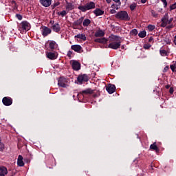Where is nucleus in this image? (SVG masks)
<instances>
[{
    "label": "nucleus",
    "mask_w": 176,
    "mask_h": 176,
    "mask_svg": "<svg viewBox=\"0 0 176 176\" xmlns=\"http://www.w3.org/2000/svg\"><path fill=\"white\" fill-rule=\"evenodd\" d=\"M110 13H111V14H115V13H116V10H115V8L113 9V10H110Z\"/></svg>",
    "instance_id": "44"
},
{
    "label": "nucleus",
    "mask_w": 176,
    "mask_h": 176,
    "mask_svg": "<svg viewBox=\"0 0 176 176\" xmlns=\"http://www.w3.org/2000/svg\"><path fill=\"white\" fill-rule=\"evenodd\" d=\"M91 23V21L89 19H86L82 22L83 27H89V25Z\"/></svg>",
    "instance_id": "28"
},
{
    "label": "nucleus",
    "mask_w": 176,
    "mask_h": 176,
    "mask_svg": "<svg viewBox=\"0 0 176 176\" xmlns=\"http://www.w3.org/2000/svg\"><path fill=\"white\" fill-rule=\"evenodd\" d=\"M1 141H2V140H1V138H0V142H2Z\"/></svg>",
    "instance_id": "56"
},
{
    "label": "nucleus",
    "mask_w": 176,
    "mask_h": 176,
    "mask_svg": "<svg viewBox=\"0 0 176 176\" xmlns=\"http://www.w3.org/2000/svg\"><path fill=\"white\" fill-rule=\"evenodd\" d=\"M138 31L137 30V29H133L131 32V35H133V36H135V35H138Z\"/></svg>",
    "instance_id": "33"
},
{
    "label": "nucleus",
    "mask_w": 176,
    "mask_h": 176,
    "mask_svg": "<svg viewBox=\"0 0 176 176\" xmlns=\"http://www.w3.org/2000/svg\"><path fill=\"white\" fill-rule=\"evenodd\" d=\"M170 68L172 72H175L176 67H175V64L174 65H170Z\"/></svg>",
    "instance_id": "37"
},
{
    "label": "nucleus",
    "mask_w": 176,
    "mask_h": 176,
    "mask_svg": "<svg viewBox=\"0 0 176 176\" xmlns=\"http://www.w3.org/2000/svg\"><path fill=\"white\" fill-rule=\"evenodd\" d=\"M116 3H121L120 0H113Z\"/></svg>",
    "instance_id": "50"
},
{
    "label": "nucleus",
    "mask_w": 176,
    "mask_h": 176,
    "mask_svg": "<svg viewBox=\"0 0 176 176\" xmlns=\"http://www.w3.org/2000/svg\"><path fill=\"white\" fill-rule=\"evenodd\" d=\"M68 80H67V78H64V77H60L58 78V86H59V87H68Z\"/></svg>",
    "instance_id": "6"
},
{
    "label": "nucleus",
    "mask_w": 176,
    "mask_h": 176,
    "mask_svg": "<svg viewBox=\"0 0 176 176\" xmlns=\"http://www.w3.org/2000/svg\"><path fill=\"white\" fill-rule=\"evenodd\" d=\"M164 3V8H167V0H161Z\"/></svg>",
    "instance_id": "41"
},
{
    "label": "nucleus",
    "mask_w": 176,
    "mask_h": 176,
    "mask_svg": "<svg viewBox=\"0 0 176 176\" xmlns=\"http://www.w3.org/2000/svg\"><path fill=\"white\" fill-rule=\"evenodd\" d=\"M118 4H113L111 6V8L113 9H116V10H118V9L120 8V6L122 5V3H117Z\"/></svg>",
    "instance_id": "29"
},
{
    "label": "nucleus",
    "mask_w": 176,
    "mask_h": 176,
    "mask_svg": "<svg viewBox=\"0 0 176 176\" xmlns=\"http://www.w3.org/2000/svg\"><path fill=\"white\" fill-rule=\"evenodd\" d=\"M147 0H141L142 3H146Z\"/></svg>",
    "instance_id": "48"
},
{
    "label": "nucleus",
    "mask_w": 176,
    "mask_h": 176,
    "mask_svg": "<svg viewBox=\"0 0 176 176\" xmlns=\"http://www.w3.org/2000/svg\"><path fill=\"white\" fill-rule=\"evenodd\" d=\"M70 63L74 71H79L80 69V63L78 62V60H72Z\"/></svg>",
    "instance_id": "9"
},
{
    "label": "nucleus",
    "mask_w": 176,
    "mask_h": 176,
    "mask_svg": "<svg viewBox=\"0 0 176 176\" xmlns=\"http://www.w3.org/2000/svg\"><path fill=\"white\" fill-rule=\"evenodd\" d=\"M17 165L19 167H23L24 162L23 161V156L22 155H19L18 160H17Z\"/></svg>",
    "instance_id": "21"
},
{
    "label": "nucleus",
    "mask_w": 176,
    "mask_h": 176,
    "mask_svg": "<svg viewBox=\"0 0 176 176\" xmlns=\"http://www.w3.org/2000/svg\"><path fill=\"white\" fill-rule=\"evenodd\" d=\"M165 87L166 89H170V85H166Z\"/></svg>",
    "instance_id": "52"
},
{
    "label": "nucleus",
    "mask_w": 176,
    "mask_h": 176,
    "mask_svg": "<svg viewBox=\"0 0 176 176\" xmlns=\"http://www.w3.org/2000/svg\"><path fill=\"white\" fill-rule=\"evenodd\" d=\"M71 49L76 52V53H82V46L80 45H73L71 46Z\"/></svg>",
    "instance_id": "15"
},
{
    "label": "nucleus",
    "mask_w": 176,
    "mask_h": 176,
    "mask_svg": "<svg viewBox=\"0 0 176 176\" xmlns=\"http://www.w3.org/2000/svg\"><path fill=\"white\" fill-rule=\"evenodd\" d=\"M21 28H19V31L21 30H24L25 31H29L30 26V23L27 21H23L21 23Z\"/></svg>",
    "instance_id": "11"
},
{
    "label": "nucleus",
    "mask_w": 176,
    "mask_h": 176,
    "mask_svg": "<svg viewBox=\"0 0 176 176\" xmlns=\"http://www.w3.org/2000/svg\"><path fill=\"white\" fill-rule=\"evenodd\" d=\"M173 20L174 18L168 19V14L166 13L161 19L162 23L160 27H163V28H166L167 30H171V28H174V24H173Z\"/></svg>",
    "instance_id": "2"
},
{
    "label": "nucleus",
    "mask_w": 176,
    "mask_h": 176,
    "mask_svg": "<svg viewBox=\"0 0 176 176\" xmlns=\"http://www.w3.org/2000/svg\"><path fill=\"white\" fill-rule=\"evenodd\" d=\"M106 90L109 94H113V93H115V90H116V87H115L114 85L109 84L106 87Z\"/></svg>",
    "instance_id": "12"
},
{
    "label": "nucleus",
    "mask_w": 176,
    "mask_h": 176,
    "mask_svg": "<svg viewBox=\"0 0 176 176\" xmlns=\"http://www.w3.org/2000/svg\"><path fill=\"white\" fill-rule=\"evenodd\" d=\"M50 156H51V157H52V158H53V155H52V154H51V155H50Z\"/></svg>",
    "instance_id": "55"
},
{
    "label": "nucleus",
    "mask_w": 176,
    "mask_h": 176,
    "mask_svg": "<svg viewBox=\"0 0 176 176\" xmlns=\"http://www.w3.org/2000/svg\"><path fill=\"white\" fill-rule=\"evenodd\" d=\"M3 105L6 107H10L13 104V99L10 97H4L2 100Z\"/></svg>",
    "instance_id": "8"
},
{
    "label": "nucleus",
    "mask_w": 176,
    "mask_h": 176,
    "mask_svg": "<svg viewBox=\"0 0 176 176\" xmlns=\"http://www.w3.org/2000/svg\"><path fill=\"white\" fill-rule=\"evenodd\" d=\"M95 8H96V3L93 1L87 3L86 5L85 6H79L78 7V9L83 12H87V10H91V9H95Z\"/></svg>",
    "instance_id": "4"
},
{
    "label": "nucleus",
    "mask_w": 176,
    "mask_h": 176,
    "mask_svg": "<svg viewBox=\"0 0 176 176\" xmlns=\"http://www.w3.org/2000/svg\"><path fill=\"white\" fill-rule=\"evenodd\" d=\"M25 160V162H27V163H28V162H30L29 160Z\"/></svg>",
    "instance_id": "53"
},
{
    "label": "nucleus",
    "mask_w": 176,
    "mask_h": 176,
    "mask_svg": "<svg viewBox=\"0 0 176 176\" xmlns=\"http://www.w3.org/2000/svg\"><path fill=\"white\" fill-rule=\"evenodd\" d=\"M93 93H94V91L91 88H88L87 89L82 90L80 92V94H82V96H87V94H93Z\"/></svg>",
    "instance_id": "16"
},
{
    "label": "nucleus",
    "mask_w": 176,
    "mask_h": 176,
    "mask_svg": "<svg viewBox=\"0 0 176 176\" xmlns=\"http://www.w3.org/2000/svg\"><path fill=\"white\" fill-rule=\"evenodd\" d=\"M150 149L155 151V152H159V148L157 147V145H156V142H155L153 144H151Z\"/></svg>",
    "instance_id": "26"
},
{
    "label": "nucleus",
    "mask_w": 176,
    "mask_h": 176,
    "mask_svg": "<svg viewBox=\"0 0 176 176\" xmlns=\"http://www.w3.org/2000/svg\"><path fill=\"white\" fill-rule=\"evenodd\" d=\"M151 14L155 19L159 17V14L155 10H151Z\"/></svg>",
    "instance_id": "34"
},
{
    "label": "nucleus",
    "mask_w": 176,
    "mask_h": 176,
    "mask_svg": "<svg viewBox=\"0 0 176 176\" xmlns=\"http://www.w3.org/2000/svg\"><path fill=\"white\" fill-rule=\"evenodd\" d=\"M5 149V145L2 143V142H0V152H2Z\"/></svg>",
    "instance_id": "36"
},
{
    "label": "nucleus",
    "mask_w": 176,
    "mask_h": 176,
    "mask_svg": "<svg viewBox=\"0 0 176 176\" xmlns=\"http://www.w3.org/2000/svg\"><path fill=\"white\" fill-rule=\"evenodd\" d=\"M16 17L18 19V20H23V16H21L20 14H16Z\"/></svg>",
    "instance_id": "39"
},
{
    "label": "nucleus",
    "mask_w": 176,
    "mask_h": 176,
    "mask_svg": "<svg viewBox=\"0 0 176 176\" xmlns=\"http://www.w3.org/2000/svg\"><path fill=\"white\" fill-rule=\"evenodd\" d=\"M168 66H166L164 67V70H163V72H167V71H168Z\"/></svg>",
    "instance_id": "45"
},
{
    "label": "nucleus",
    "mask_w": 176,
    "mask_h": 176,
    "mask_svg": "<svg viewBox=\"0 0 176 176\" xmlns=\"http://www.w3.org/2000/svg\"><path fill=\"white\" fill-rule=\"evenodd\" d=\"M46 56L47 58H50V60H56L57 58L54 52H47Z\"/></svg>",
    "instance_id": "19"
},
{
    "label": "nucleus",
    "mask_w": 176,
    "mask_h": 176,
    "mask_svg": "<svg viewBox=\"0 0 176 176\" xmlns=\"http://www.w3.org/2000/svg\"><path fill=\"white\" fill-rule=\"evenodd\" d=\"M105 36V32L100 29L97 30L94 34V36H96V38H102V36Z\"/></svg>",
    "instance_id": "14"
},
{
    "label": "nucleus",
    "mask_w": 176,
    "mask_h": 176,
    "mask_svg": "<svg viewBox=\"0 0 176 176\" xmlns=\"http://www.w3.org/2000/svg\"><path fill=\"white\" fill-rule=\"evenodd\" d=\"M39 2L44 8H49L52 5V0H39Z\"/></svg>",
    "instance_id": "13"
},
{
    "label": "nucleus",
    "mask_w": 176,
    "mask_h": 176,
    "mask_svg": "<svg viewBox=\"0 0 176 176\" xmlns=\"http://www.w3.org/2000/svg\"><path fill=\"white\" fill-rule=\"evenodd\" d=\"M130 10L133 12L136 8H137V3H133L132 4L130 5L129 6Z\"/></svg>",
    "instance_id": "32"
},
{
    "label": "nucleus",
    "mask_w": 176,
    "mask_h": 176,
    "mask_svg": "<svg viewBox=\"0 0 176 176\" xmlns=\"http://www.w3.org/2000/svg\"><path fill=\"white\" fill-rule=\"evenodd\" d=\"M40 30H41V34L44 38H45V36H47V35H50V34H52V29H50L47 26H42L40 28Z\"/></svg>",
    "instance_id": "5"
},
{
    "label": "nucleus",
    "mask_w": 176,
    "mask_h": 176,
    "mask_svg": "<svg viewBox=\"0 0 176 176\" xmlns=\"http://www.w3.org/2000/svg\"><path fill=\"white\" fill-rule=\"evenodd\" d=\"M77 82H78L79 85H82V83L85 82H89V75L87 74L79 75L77 78Z\"/></svg>",
    "instance_id": "7"
},
{
    "label": "nucleus",
    "mask_w": 176,
    "mask_h": 176,
    "mask_svg": "<svg viewBox=\"0 0 176 176\" xmlns=\"http://www.w3.org/2000/svg\"><path fill=\"white\" fill-rule=\"evenodd\" d=\"M47 45H48L50 50H54L58 47V44H57V43L54 41H48L47 42Z\"/></svg>",
    "instance_id": "10"
},
{
    "label": "nucleus",
    "mask_w": 176,
    "mask_h": 176,
    "mask_svg": "<svg viewBox=\"0 0 176 176\" xmlns=\"http://www.w3.org/2000/svg\"><path fill=\"white\" fill-rule=\"evenodd\" d=\"M82 23H83V17H80L77 21H74V25H81Z\"/></svg>",
    "instance_id": "27"
},
{
    "label": "nucleus",
    "mask_w": 176,
    "mask_h": 176,
    "mask_svg": "<svg viewBox=\"0 0 176 176\" xmlns=\"http://www.w3.org/2000/svg\"><path fill=\"white\" fill-rule=\"evenodd\" d=\"M67 56V57L71 58V56H72V51H68Z\"/></svg>",
    "instance_id": "42"
},
{
    "label": "nucleus",
    "mask_w": 176,
    "mask_h": 176,
    "mask_svg": "<svg viewBox=\"0 0 176 176\" xmlns=\"http://www.w3.org/2000/svg\"><path fill=\"white\" fill-rule=\"evenodd\" d=\"M94 42H96L97 43H103L104 45H105V43L108 42V39L105 38V37H102L100 38H98L94 40Z\"/></svg>",
    "instance_id": "17"
},
{
    "label": "nucleus",
    "mask_w": 176,
    "mask_h": 176,
    "mask_svg": "<svg viewBox=\"0 0 176 176\" xmlns=\"http://www.w3.org/2000/svg\"><path fill=\"white\" fill-rule=\"evenodd\" d=\"M0 176H5V175H0Z\"/></svg>",
    "instance_id": "57"
},
{
    "label": "nucleus",
    "mask_w": 176,
    "mask_h": 176,
    "mask_svg": "<svg viewBox=\"0 0 176 176\" xmlns=\"http://www.w3.org/2000/svg\"><path fill=\"white\" fill-rule=\"evenodd\" d=\"M58 16H61V17H65V16H67V11L63 10L62 12H57Z\"/></svg>",
    "instance_id": "30"
},
{
    "label": "nucleus",
    "mask_w": 176,
    "mask_h": 176,
    "mask_svg": "<svg viewBox=\"0 0 176 176\" xmlns=\"http://www.w3.org/2000/svg\"><path fill=\"white\" fill-rule=\"evenodd\" d=\"M94 14H96V16H102V14H104V10L100 9V8H96L94 11Z\"/></svg>",
    "instance_id": "23"
},
{
    "label": "nucleus",
    "mask_w": 176,
    "mask_h": 176,
    "mask_svg": "<svg viewBox=\"0 0 176 176\" xmlns=\"http://www.w3.org/2000/svg\"><path fill=\"white\" fill-rule=\"evenodd\" d=\"M52 28L54 32H60V31H61V28L58 23L54 24Z\"/></svg>",
    "instance_id": "18"
},
{
    "label": "nucleus",
    "mask_w": 176,
    "mask_h": 176,
    "mask_svg": "<svg viewBox=\"0 0 176 176\" xmlns=\"http://www.w3.org/2000/svg\"><path fill=\"white\" fill-rule=\"evenodd\" d=\"M143 47H144V49H146V50L151 49V45H149V44H144Z\"/></svg>",
    "instance_id": "40"
},
{
    "label": "nucleus",
    "mask_w": 176,
    "mask_h": 176,
    "mask_svg": "<svg viewBox=\"0 0 176 176\" xmlns=\"http://www.w3.org/2000/svg\"><path fill=\"white\" fill-rule=\"evenodd\" d=\"M58 5H60V3H54V8H56V7L58 6Z\"/></svg>",
    "instance_id": "46"
},
{
    "label": "nucleus",
    "mask_w": 176,
    "mask_h": 176,
    "mask_svg": "<svg viewBox=\"0 0 176 176\" xmlns=\"http://www.w3.org/2000/svg\"><path fill=\"white\" fill-rule=\"evenodd\" d=\"M74 9H75L74 3L69 2L66 3V10H68V12H69V10H74Z\"/></svg>",
    "instance_id": "20"
},
{
    "label": "nucleus",
    "mask_w": 176,
    "mask_h": 176,
    "mask_svg": "<svg viewBox=\"0 0 176 176\" xmlns=\"http://www.w3.org/2000/svg\"><path fill=\"white\" fill-rule=\"evenodd\" d=\"M116 19L122 20V21H130V16L126 11H120L115 15Z\"/></svg>",
    "instance_id": "3"
},
{
    "label": "nucleus",
    "mask_w": 176,
    "mask_h": 176,
    "mask_svg": "<svg viewBox=\"0 0 176 176\" xmlns=\"http://www.w3.org/2000/svg\"><path fill=\"white\" fill-rule=\"evenodd\" d=\"M170 10H174V9H176V3L172 4V5L170 6Z\"/></svg>",
    "instance_id": "38"
},
{
    "label": "nucleus",
    "mask_w": 176,
    "mask_h": 176,
    "mask_svg": "<svg viewBox=\"0 0 176 176\" xmlns=\"http://www.w3.org/2000/svg\"><path fill=\"white\" fill-rule=\"evenodd\" d=\"M106 2H107L108 3H111V0H106Z\"/></svg>",
    "instance_id": "51"
},
{
    "label": "nucleus",
    "mask_w": 176,
    "mask_h": 176,
    "mask_svg": "<svg viewBox=\"0 0 176 176\" xmlns=\"http://www.w3.org/2000/svg\"><path fill=\"white\" fill-rule=\"evenodd\" d=\"M160 54L162 57H166V56H168V52H167V50L161 48V49L160 50Z\"/></svg>",
    "instance_id": "25"
},
{
    "label": "nucleus",
    "mask_w": 176,
    "mask_h": 176,
    "mask_svg": "<svg viewBox=\"0 0 176 176\" xmlns=\"http://www.w3.org/2000/svg\"><path fill=\"white\" fill-rule=\"evenodd\" d=\"M170 94H173L174 93V88L170 87L169 89Z\"/></svg>",
    "instance_id": "43"
},
{
    "label": "nucleus",
    "mask_w": 176,
    "mask_h": 176,
    "mask_svg": "<svg viewBox=\"0 0 176 176\" xmlns=\"http://www.w3.org/2000/svg\"><path fill=\"white\" fill-rule=\"evenodd\" d=\"M121 49H124V45H122Z\"/></svg>",
    "instance_id": "54"
},
{
    "label": "nucleus",
    "mask_w": 176,
    "mask_h": 176,
    "mask_svg": "<svg viewBox=\"0 0 176 176\" xmlns=\"http://www.w3.org/2000/svg\"><path fill=\"white\" fill-rule=\"evenodd\" d=\"M147 28H148V30L149 31H153V30H155V25H148Z\"/></svg>",
    "instance_id": "35"
},
{
    "label": "nucleus",
    "mask_w": 176,
    "mask_h": 176,
    "mask_svg": "<svg viewBox=\"0 0 176 176\" xmlns=\"http://www.w3.org/2000/svg\"><path fill=\"white\" fill-rule=\"evenodd\" d=\"M74 38H77L78 39H81V41H86L87 38H86V35L85 34H78L77 35H76L74 36Z\"/></svg>",
    "instance_id": "24"
},
{
    "label": "nucleus",
    "mask_w": 176,
    "mask_h": 176,
    "mask_svg": "<svg viewBox=\"0 0 176 176\" xmlns=\"http://www.w3.org/2000/svg\"><path fill=\"white\" fill-rule=\"evenodd\" d=\"M152 41H153V37H150V38L148 39V42H152Z\"/></svg>",
    "instance_id": "49"
},
{
    "label": "nucleus",
    "mask_w": 176,
    "mask_h": 176,
    "mask_svg": "<svg viewBox=\"0 0 176 176\" xmlns=\"http://www.w3.org/2000/svg\"><path fill=\"white\" fill-rule=\"evenodd\" d=\"M122 38L119 36L111 34L110 36V43L108 45L109 49H113V50H118L120 48L122 45V41H120Z\"/></svg>",
    "instance_id": "1"
},
{
    "label": "nucleus",
    "mask_w": 176,
    "mask_h": 176,
    "mask_svg": "<svg viewBox=\"0 0 176 176\" xmlns=\"http://www.w3.org/2000/svg\"><path fill=\"white\" fill-rule=\"evenodd\" d=\"M138 36L140 38H145L146 36V32L145 31H142L138 34Z\"/></svg>",
    "instance_id": "31"
},
{
    "label": "nucleus",
    "mask_w": 176,
    "mask_h": 176,
    "mask_svg": "<svg viewBox=\"0 0 176 176\" xmlns=\"http://www.w3.org/2000/svg\"><path fill=\"white\" fill-rule=\"evenodd\" d=\"M8 168L5 166H0V175H7Z\"/></svg>",
    "instance_id": "22"
},
{
    "label": "nucleus",
    "mask_w": 176,
    "mask_h": 176,
    "mask_svg": "<svg viewBox=\"0 0 176 176\" xmlns=\"http://www.w3.org/2000/svg\"><path fill=\"white\" fill-rule=\"evenodd\" d=\"M173 43L176 46V35L174 37V40H173Z\"/></svg>",
    "instance_id": "47"
}]
</instances>
